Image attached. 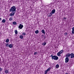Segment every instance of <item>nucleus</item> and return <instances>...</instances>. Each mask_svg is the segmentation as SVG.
Instances as JSON below:
<instances>
[{
	"mask_svg": "<svg viewBox=\"0 0 74 74\" xmlns=\"http://www.w3.org/2000/svg\"><path fill=\"white\" fill-rule=\"evenodd\" d=\"M15 11H16V7L15 6H13L9 10L10 12H12L11 13H10L9 15L10 16H13V15H15Z\"/></svg>",
	"mask_w": 74,
	"mask_h": 74,
	"instance_id": "obj_1",
	"label": "nucleus"
},
{
	"mask_svg": "<svg viewBox=\"0 0 74 74\" xmlns=\"http://www.w3.org/2000/svg\"><path fill=\"white\" fill-rule=\"evenodd\" d=\"M50 57L52 58V59H54V60H58V59H59L58 57L57 56H53V55H51Z\"/></svg>",
	"mask_w": 74,
	"mask_h": 74,
	"instance_id": "obj_2",
	"label": "nucleus"
},
{
	"mask_svg": "<svg viewBox=\"0 0 74 74\" xmlns=\"http://www.w3.org/2000/svg\"><path fill=\"white\" fill-rule=\"evenodd\" d=\"M64 51H63V50H61L60 52H58L57 53V55L58 56H61V55H60V54H62V53Z\"/></svg>",
	"mask_w": 74,
	"mask_h": 74,
	"instance_id": "obj_3",
	"label": "nucleus"
},
{
	"mask_svg": "<svg viewBox=\"0 0 74 74\" xmlns=\"http://www.w3.org/2000/svg\"><path fill=\"white\" fill-rule=\"evenodd\" d=\"M65 56L66 57V58H70V56H71V54H70L69 53H67L66 54Z\"/></svg>",
	"mask_w": 74,
	"mask_h": 74,
	"instance_id": "obj_4",
	"label": "nucleus"
},
{
	"mask_svg": "<svg viewBox=\"0 0 74 74\" xmlns=\"http://www.w3.org/2000/svg\"><path fill=\"white\" fill-rule=\"evenodd\" d=\"M69 61V59L68 57H66L65 58V62L66 63H68V62Z\"/></svg>",
	"mask_w": 74,
	"mask_h": 74,
	"instance_id": "obj_5",
	"label": "nucleus"
},
{
	"mask_svg": "<svg viewBox=\"0 0 74 74\" xmlns=\"http://www.w3.org/2000/svg\"><path fill=\"white\" fill-rule=\"evenodd\" d=\"M23 25H21V24H20L19 26H18V28L20 29H21L23 28Z\"/></svg>",
	"mask_w": 74,
	"mask_h": 74,
	"instance_id": "obj_6",
	"label": "nucleus"
},
{
	"mask_svg": "<svg viewBox=\"0 0 74 74\" xmlns=\"http://www.w3.org/2000/svg\"><path fill=\"white\" fill-rule=\"evenodd\" d=\"M71 58H74V53H71Z\"/></svg>",
	"mask_w": 74,
	"mask_h": 74,
	"instance_id": "obj_7",
	"label": "nucleus"
},
{
	"mask_svg": "<svg viewBox=\"0 0 74 74\" xmlns=\"http://www.w3.org/2000/svg\"><path fill=\"white\" fill-rule=\"evenodd\" d=\"M72 33L73 34H74V27L72 28Z\"/></svg>",
	"mask_w": 74,
	"mask_h": 74,
	"instance_id": "obj_8",
	"label": "nucleus"
},
{
	"mask_svg": "<svg viewBox=\"0 0 74 74\" xmlns=\"http://www.w3.org/2000/svg\"><path fill=\"white\" fill-rule=\"evenodd\" d=\"M55 9H53L52 10L51 12V13L53 14H55Z\"/></svg>",
	"mask_w": 74,
	"mask_h": 74,
	"instance_id": "obj_9",
	"label": "nucleus"
},
{
	"mask_svg": "<svg viewBox=\"0 0 74 74\" xmlns=\"http://www.w3.org/2000/svg\"><path fill=\"white\" fill-rule=\"evenodd\" d=\"M8 47L9 48H11L12 47V44H10L8 45Z\"/></svg>",
	"mask_w": 74,
	"mask_h": 74,
	"instance_id": "obj_10",
	"label": "nucleus"
},
{
	"mask_svg": "<svg viewBox=\"0 0 74 74\" xmlns=\"http://www.w3.org/2000/svg\"><path fill=\"white\" fill-rule=\"evenodd\" d=\"M46 44H47V43L46 42H43L42 44V45H43L44 46H45Z\"/></svg>",
	"mask_w": 74,
	"mask_h": 74,
	"instance_id": "obj_11",
	"label": "nucleus"
},
{
	"mask_svg": "<svg viewBox=\"0 0 74 74\" xmlns=\"http://www.w3.org/2000/svg\"><path fill=\"white\" fill-rule=\"evenodd\" d=\"M35 33L36 34H38V33H39V31H38V30H37L36 31H35Z\"/></svg>",
	"mask_w": 74,
	"mask_h": 74,
	"instance_id": "obj_12",
	"label": "nucleus"
},
{
	"mask_svg": "<svg viewBox=\"0 0 74 74\" xmlns=\"http://www.w3.org/2000/svg\"><path fill=\"white\" fill-rule=\"evenodd\" d=\"M56 68H59V64H57L56 65Z\"/></svg>",
	"mask_w": 74,
	"mask_h": 74,
	"instance_id": "obj_13",
	"label": "nucleus"
},
{
	"mask_svg": "<svg viewBox=\"0 0 74 74\" xmlns=\"http://www.w3.org/2000/svg\"><path fill=\"white\" fill-rule=\"evenodd\" d=\"M5 73H6V74H7L8 73V70H5Z\"/></svg>",
	"mask_w": 74,
	"mask_h": 74,
	"instance_id": "obj_14",
	"label": "nucleus"
},
{
	"mask_svg": "<svg viewBox=\"0 0 74 74\" xmlns=\"http://www.w3.org/2000/svg\"><path fill=\"white\" fill-rule=\"evenodd\" d=\"M42 33L44 34H45V31L44 30H42Z\"/></svg>",
	"mask_w": 74,
	"mask_h": 74,
	"instance_id": "obj_15",
	"label": "nucleus"
},
{
	"mask_svg": "<svg viewBox=\"0 0 74 74\" xmlns=\"http://www.w3.org/2000/svg\"><path fill=\"white\" fill-rule=\"evenodd\" d=\"M52 13L50 12V14L49 15V17H51V16H52Z\"/></svg>",
	"mask_w": 74,
	"mask_h": 74,
	"instance_id": "obj_16",
	"label": "nucleus"
},
{
	"mask_svg": "<svg viewBox=\"0 0 74 74\" xmlns=\"http://www.w3.org/2000/svg\"><path fill=\"white\" fill-rule=\"evenodd\" d=\"M2 22L3 23H5V20L4 19H3L2 20Z\"/></svg>",
	"mask_w": 74,
	"mask_h": 74,
	"instance_id": "obj_17",
	"label": "nucleus"
},
{
	"mask_svg": "<svg viewBox=\"0 0 74 74\" xmlns=\"http://www.w3.org/2000/svg\"><path fill=\"white\" fill-rule=\"evenodd\" d=\"M9 39H8L6 40V42H7V43H8V42H9Z\"/></svg>",
	"mask_w": 74,
	"mask_h": 74,
	"instance_id": "obj_18",
	"label": "nucleus"
},
{
	"mask_svg": "<svg viewBox=\"0 0 74 74\" xmlns=\"http://www.w3.org/2000/svg\"><path fill=\"white\" fill-rule=\"evenodd\" d=\"M23 36L22 35H21L20 36V38L21 39H23Z\"/></svg>",
	"mask_w": 74,
	"mask_h": 74,
	"instance_id": "obj_19",
	"label": "nucleus"
},
{
	"mask_svg": "<svg viewBox=\"0 0 74 74\" xmlns=\"http://www.w3.org/2000/svg\"><path fill=\"white\" fill-rule=\"evenodd\" d=\"M48 71L47 70H46L45 71V74H47V73H48Z\"/></svg>",
	"mask_w": 74,
	"mask_h": 74,
	"instance_id": "obj_20",
	"label": "nucleus"
},
{
	"mask_svg": "<svg viewBox=\"0 0 74 74\" xmlns=\"http://www.w3.org/2000/svg\"><path fill=\"white\" fill-rule=\"evenodd\" d=\"M14 32L16 34H18V31H17V30H15Z\"/></svg>",
	"mask_w": 74,
	"mask_h": 74,
	"instance_id": "obj_21",
	"label": "nucleus"
},
{
	"mask_svg": "<svg viewBox=\"0 0 74 74\" xmlns=\"http://www.w3.org/2000/svg\"><path fill=\"white\" fill-rule=\"evenodd\" d=\"M13 25H16V22H13L12 23Z\"/></svg>",
	"mask_w": 74,
	"mask_h": 74,
	"instance_id": "obj_22",
	"label": "nucleus"
},
{
	"mask_svg": "<svg viewBox=\"0 0 74 74\" xmlns=\"http://www.w3.org/2000/svg\"><path fill=\"white\" fill-rule=\"evenodd\" d=\"M51 67H49L47 70L48 71H50V70H51Z\"/></svg>",
	"mask_w": 74,
	"mask_h": 74,
	"instance_id": "obj_23",
	"label": "nucleus"
},
{
	"mask_svg": "<svg viewBox=\"0 0 74 74\" xmlns=\"http://www.w3.org/2000/svg\"><path fill=\"white\" fill-rule=\"evenodd\" d=\"M22 35H23L24 36H25L26 35V33L25 32H23L22 34Z\"/></svg>",
	"mask_w": 74,
	"mask_h": 74,
	"instance_id": "obj_24",
	"label": "nucleus"
},
{
	"mask_svg": "<svg viewBox=\"0 0 74 74\" xmlns=\"http://www.w3.org/2000/svg\"><path fill=\"white\" fill-rule=\"evenodd\" d=\"M38 53L37 52H35L34 53V55H36V54H37Z\"/></svg>",
	"mask_w": 74,
	"mask_h": 74,
	"instance_id": "obj_25",
	"label": "nucleus"
},
{
	"mask_svg": "<svg viewBox=\"0 0 74 74\" xmlns=\"http://www.w3.org/2000/svg\"><path fill=\"white\" fill-rule=\"evenodd\" d=\"M9 45V44L8 43H7L6 45V47H8V45Z\"/></svg>",
	"mask_w": 74,
	"mask_h": 74,
	"instance_id": "obj_26",
	"label": "nucleus"
},
{
	"mask_svg": "<svg viewBox=\"0 0 74 74\" xmlns=\"http://www.w3.org/2000/svg\"><path fill=\"white\" fill-rule=\"evenodd\" d=\"M64 35H65V36H66L67 35V32H65L64 34Z\"/></svg>",
	"mask_w": 74,
	"mask_h": 74,
	"instance_id": "obj_27",
	"label": "nucleus"
},
{
	"mask_svg": "<svg viewBox=\"0 0 74 74\" xmlns=\"http://www.w3.org/2000/svg\"><path fill=\"white\" fill-rule=\"evenodd\" d=\"M2 70H3V69H2L1 68H0V71H1Z\"/></svg>",
	"mask_w": 74,
	"mask_h": 74,
	"instance_id": "obj_28",
	"label": "nucleus"
},
{
	"mask_svg": "<svg viewBox=\"0 0 74 74\" xmlns=\"http://www.w3.org/2000/svg\"><path fill=\"white\" fill-rule=\"evenodd\" d=\"M10 21H12V18L11 17L9 19Z\"/></svg>",
	"mask_w": 74,
	"mask_h": 74,
	"instance_id": "obj_29",
	"label": "nucleus"
},
{
	"mask_svg": "<svg viewBox=\"0 0 74 74\" xmlns=\"http://www.w3.org/2000/svg\"><path fill=\"white\" fill-rule=\"evenodd\" d=\"M67 19L66 18H65V17L64 18V21L65 20V19Z\"/></svg>",
	"mask_w": 74,
	"mask_h": 74,
	"instance_id": "obj_30",
	"label": "nucleus"
},
{
	"mask_svg": "<svg viewBox=\"0 0 74 74\" xmlns=\"http://www.w3.org/2000/svg\"><path fill=\"white\" fill-rule=\"evenodd\" d=\"M44 37V39H45V38H46V36H45Z\"/></svg>",
	"mask_w": 74,
	"mask_h": 74,
	"instance_id": "obj_31",
	"label": "nucleus"
},
{
	"mask_svg": "<svg viewBox=\"0 0 74 74\" xmlns=\"http://www.w3.org/2000/svg\"><path fill=\"white\" fill-rule=\"evenodd\" d=\"M1 18H0V21H1Z\"/></svg>",
	"mask_w": 74,
	"mask_h": 74,
	"instance_id": "obj_32",
	"label": "nucleus"
},
{
	"mask_svg": "<svg viewBox=\"0 0 74 74\" xmlns=\"http://www.w3.org/2000/svg\"><path fill=\"white\" fill-rule=\"evenodd\" d=\"M42 37H43L44 36V35H43V34L42 35Z\"/></svg>",
	"mask_w": 74,
	"mask_h": 74,
	"instance_id": "obj_33",
	"label": "nucleus"
},
{
	"mask_svg": "<svg viewBox=\"0 0 74 74\" xmlns=\"http://www.w3.org/2000/svg\"><path fill=\"white\" fill-rule=\"evenodd\" d=\"M65 74H69L67 73H65Z\"/></svg>",
	"mask_w": 74,
	"mask_h": 74,
	"instance_id": "obj_34",
	"label": "nucleus"
}]
</instances>
